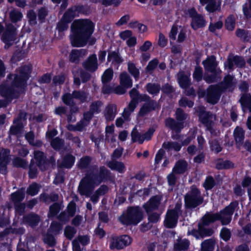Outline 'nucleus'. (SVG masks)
Returning <instances> with one entry per match:
<instances>
[{"label":"nucleus","mask_w":251,"mask_h":251,"mask_svg":"<svg viewBox=\"0 0 251 251\" xmlns=\"http://www.w3.org/2000/svg\"><path fill=\"white\" fill-rule=\"evenodd\" d=\"M95 24L89 19H80L75 20L72 24L70 40L72 47H84L88 44L93 46L96 42V39L92 36Z\"/></svg>","instance_id":"f257e3e1"},{"label":"nucleus","mask_w":251,"mask_h":251,"mask_svg":"<svg viewBox=\"0 0 251 251\" xmlns=\"http://www.w3.org/2000/svg\"><path fill=\"white\" fill-rule=\"evenodd\" d=\"M91 169L92 170L88 171L80 182L78 191L81 195H90L95 186L111 178L110 171L104 166H100L99 171L97 165L91 166Z\"/></svg>","instance_id":"f03ea898"},{"label":"nucleus","mask_w":251,"mask_h":251,"mask_svg":"<svg viewBox=\"0 0 251 251\" xmlns=\"http://www.w3.org/2000/svg\"><path fill=\"white\" fill-rule=\"evenodd\" d=\"M144 218V212L139 205H131L127 207L119 217V222L124 226H135Z\"/></svg>","instance_id":"7ed1b4c3"},{"label":"nucleus","mask_w":251,"mask_h":251,"mask_svg":"<svg viewBox=\"0 0 251 251\" xmlns=\"http://www.w3.org/2000/svg\"><path fill=\"white\" fill-rule=\"evenodd\" d=\"M204 70L211 73L210 75H204L203 79L208 84L217 82L221 78V74L222 71L218 67V62L214 55L208 56L206 59L202 62Z\"/></svg>","instance_id":"20e7f679"},{"label":"nucleus","mask_w":251,"mask_h":251,"mask_svg":"<svg viewBox=\"0 0 251 251\" xmlns=\"http://www.w3.org/2000/svg\"><path fill=\"white\" fill-rule=\"evenodd\" d=\"M187 117V114L182 108H177L175 112L176 120L172 117H168L165 120V126L176 133H179L184 127V121Z\"/></svg>","instance_id":"39448f33"},{"label":"nucleus","mask_w":251,"mask_h":251,"mask_svg":"<svg viewBox=\"0 0 251 251\" xmlns=\"http://www.w3.org/2000/svg\"><path fill=\"white\" fill-rule=\"evenodd\" d=\"M203 202V198L201 192L196 186L191 187L190 191L184 196L185 206L187 209H194L201 205Z\"/></svg>","instance_id":"423d86ee"},{"label":"nucleus","mask_w":251,"mask_h":251,"mask_svg":"<svg viewBox=\"0 0 251 251\" xmlns=\"http://www.w3.org/2000/svg\"><path fill=\"white\" fill-rule=\"evenodd\" d=\"M40 200L44 203L55 202L49 208V217H54L57 216L61 209V205L56 201L59 199L58 195L55 192H51L50 194L42 193L40 195Z\"/></svg>","instance_id":"0eeeda50"},{"label":"nucleus","mask_w":251,"mask_h":251,"mask_svg":"<svg viewBox=\"0 0 251 251\" xmlns=\"http://www.w3.org/2000/svg\"><path fill=\"white\" fill-rule=\"evenodd\" d=\"M196 112L198 113L199 122L205 126L207 130L213 134L214 129L213 127L212 113L210 111H206L205 107L203 105L199 106L196 110Z\"/></svg>","instance_id":"6e6552de"},{"label":"nucleus","mask_w":251,"mask_h":251,"mask_svg":"<svg viewBox=\"0 0 251 251\" xmlns=\"http://www.w3.org/2000/svg\"><path fill=\"white\" fill-rule=\"evenodd\" d=\"M222 92H223V91H222L218 85H211L207 88L206 92L202 91L200 94V97H204L205 96L207 102L214 105L219 101Z\"/></svg>","instance_id":"1a4fd4ad"},{"label":"nucleus","mask_w":251,"mask_h":251,"mask_svg":"<svg viewBox=\"0 0 251 251\" xmlns=\"http://www.w3.org/2000/svg\"><path fill=\"white\" fill-rule=\"evenodd\" d=\"M184 14L191 18L192 21L190 24L191 28L196 30L199 28L204 27L206 24L205 20L203 16L199 14L194 7L188 8L184 11Z\"/></svg>","instance_id":"9d476101"},{"label":"nucleus","mask_w":251,"mask_h":251,"mask_svg":"<svg viewBox=\"0 0 251 251\" xmlns=\"http://www.w3.org/2000/svg\"><path fill=\"white\" fill-rule=\"evenodd\" d=\"M0 95L10 103L14 99H18L21 94L18 90L12 86L11 84L1 83L0 85Z\"/></svg>","instance_id":"9b49d317"},{"label":"nucleus","mask_w":251,"mask_h":251,"mask_svg":"<svg viewBox=\"0 0 251 251\" xmlns=\"http://www.w3.org/2000/svg\"><path fill=\"white\" fill-rule=\"evenodd\" d=\"M7 78L12 79L10 84L12 86L18 90L20 94L25 93L27 86V80L18 74H9L7 75Z\"/></svg>","instance_id":"f8f14e48"},{"label":"nucleus","mask_w":251,"mask_h":251,"mask_svg":"<svg viewBox=\"0 0 251 251\" xmlns=\"http://www.w3.org/2000/svg\"><path fill=\"white\" fill-rule=\"evenodd\" d=\"M132 242L131 238L127 235H122L112 238L110 244L111 250H122L129 245Z\"/></svg>","instance_id":"ddd939ff"},{"label":"nucleus","mask_w":251,"mask_h":251,"mask_svg":"<svg viewBox=\"0 0 251 251\" xmlns=\"http://www.w3.org/2000/svg\"><path fill=\"white\" fill-rule=\"evenodd\" d=\"M16 35V28L14 25L11 23L6 24L5 29L3 30L1 36V40L5 44V48H6V46H7L8 47L11 46L12 43L10 42L15 40Z\"/></svg>","instance_id":"4468645a"},{"label":"nucleus","mask_w":251,"mask_h":251,"mask_svg":"<svg viewBox=\"0 0 251 251\" xmlns=\"http://www.w3.org/2000/svg\"><path fill=\"white\" fill-rule=\"evenodd\" d=\"M10 150L7 148H0V174L8 173L7 165L10 161Z\"/></svg>","instance_id":"2eb2a0df"},{"label":"nucleus","mask_w":251,"mask_h":251,"mask_svg":"<svg viewBox=\"0 0 251 251\" xmlns=\"http://www.w3.org/2000/svg\"><path fill=\"white\" fill-rule=\"evenodd\" d=\"M234 65L237 68H244L246 62L244 58L238 55H228L226 61L224 63L225 67H227L229 70H232Z\"/></svg>","instance_id":"dca6fc26"},{"label":"nucleus","mask_w":251,"mask_h":251,"mask_svg":"<svg viewBox=\"0 0 251 251\" xmlns=\"http://www.w3.org/2000/svg\"><path fill=\"white\" fill-rule=\"evenodd\" d=\"M82 66L85 71L91 73H95L99 67L97 55L95 53L90 54L82 62Z\"/></svg>","instance_id":"f3484780"},{"label":"nucleus","mask_w":251,"mask_h":251,"mask_svg":"<svg viewBox=\"0 0 251 251\" xmlns=\"http://www.w3.org/2000/svg\"><path fill=\"white\" fill-rule=\"evenodd\" d=\"M71 12L70 13L74 17V19L76 17H78L80 14L87 16L91 13V9L89 6L87 5L76 4L69 7L66 11Z\"/></svg>","instance_id":"a211bd4d"},{"label":"nucleus","mask_w":251,"mask_h":251,"mask_svg":"<svg viewBox=\"0 0 251 251\" xmlns=\"http://www.w3.org/2000/svg\"><path fill=\"white\" fill-rule=\"evenodd\" d=\"M161 201V197L155 195L151 197L148 201L145 203L143 207L148 214L154 210H157Z\"/></svg>","instance_id":"6ab92c4d"},{"label":"nucleus","mask_w":251,"mask_h":251,"mask_svg":"<svg viewBox=\"0 0 251 251\" xmlns=\"http://www.w3.org/2000/svg\"><path fill=\"white\" fill-rule=\"evenodd\" d=\"M71 12L65 11L60 21L57 23L56 29L59 33L67 30L69 27V24L74 20V17Z\"/></svg>","instance_id":"aec40b11"},{"label":"nucleus","mask_w":251,"mask_h":251,"mask_svg":"<svg viewBox=\"0 0 251 251\" xmlns=\"http://www.w3.org/2000/svg\"><path fill=\"white\" fill-rule=\"evenodd\" d=\"M34 158L36 163L40 171L43 172L46 171L45 165H46L47 156L42 151H34L33 152Z\"/></svg>","instance_id":"412c9836"},{"label":"nucleus","mask_w":251,"mask_h":251,"mask_svg":"<svg viewBox=\"0 0 251 251\" xmlns=\"http://www.w3.org/2000/svg\"><path fill=\"white\" fill-rule=\"evenodd\" d=\"M177 82L179 86L182 89L188 88L191 84L190 75H187L184 71H180L177 75Z\"/></svg>","instance_id":"4be33fe9"},{"label":"nucleus","mask_w":251,"mask_h":251,"mask_svg":"<svg viewBox=\"0 0 251 251\" xmlns=\"http://www.w3.org/2000/svg\"><path fill=\"white\" fill-rule=\"evenodd\" d=\"M221 219V216L219 212L213 213L211 212H206V213L201 218L200 223L204 225L209 226L217 221Z\"/></svg>","instance_id":"5701e85b"},{"label":"nucleus","mask_w":251,"mask_h":251,"mask_svg":"<svg viewBox=\"0 0 251 251\" xmlns=\"http://www.w3.org/2000/svg\"><path fill=\"white\" fill-rule=\"evenodd\" d=\"M157 105L155 100H151L149 102L145 103L140 108L138 115L144 117L150 112L155 110Z\"/></svg>","instance_id":"b1692460"},{"label":"nucleus","mask_w":251,"mask_h":251,"mask_svg":"<svg viewBox=\"0 0 251 251\" xmlns=\"http://www.w3.org/2000/svg\"><path fill=\"white\" fill-rule=\"evenodd\" d=\"M107 166L111 170L115 171L120 174H123L126 171L125 164L123 162L118 161L116 160L109 161L107 162Z\"/></svg>","instance_id":"393cba45"},{"label":"nucleus","mask_w":251,"mask_h":251,"mask_svg":"<svg viewBox=\"0 0 251 251\" xmlns=\"http://www.w3.org/2000/svg\"><path fill=\"white\" fill-rule=\"evenodd\" d=\"M75 157L70 153L66 154L62 158L60 167L65 169H71L74 166Z\"/></svg>","instance_id":"a878e982"},{"label":"nucleus","mask_w":251,"mask_h":251,"mask_svg":"<svg viewBox=\"0 0 251 251\" xmlns=\"http://www.w3.org/2000/svg\"><path fill=\"white\" fill-rule=\"evenodd\" d=\"M24 223L28 224L32 227L37 226L40 221V218L37 214L29 213L23 217Z\"/></svg>","instance_id":"bb28decb"},{"label":"nucleus","mask_w":251,"mask_h":251,"mask_svg":"<svg viewBox=\"0 0 251 251\" xmlns=\"http://www.w3.org/2000/svg\"><path fill=\"white\" fill-rule=\"evenodd\" d=\"M85 51L83 49H73L69 54V61L72 63L78 64L80 58L84 54Z\"/></svg>","instance_id":"cd10ccee"},{"label":"nucleus","mask_w":251,"mask_h":251,"mask_svg":"<svg viewBox=\"0 0 251 251\" xmlns=\"http://www.w3.org/2000/svg\"><path fill=\"white\" fill-rule=\"evenodd\" d=\"M117 113V105L115 104H109L105 108V118L108 121H113Z\"/></svg>","instance_id":"c85d7f7f"},{"label":"nucleus","mask_w":251,"mask_h":251,"mask_svg":"<svg viewBox=\"0 0 251 251\" xmlns=\"http://www.w3.org/2000/svg\"><path fill=\"white\" fill-rule=\"evenodd\" d=\"M235 35L243 42H249L251 41V32L250 30L238 28L236 30Z\"/></svg>","instance_id":"c756f323"},{"label":"nucleus","mask_w":251,"mask_h":251,"mask_svg":"<svg viewBox=\"0 0 251 251\" xmlns=\"http://www.w3.org/2000/svg\"><path fill=\"white\" fill-rule=\"evenodd\" d=\"M120 84L126 89L130 88L132 86V79L126 72L122 73L120 75Z\"/></svg>","instance_id":"7c9ffc66"},{"label":"nucleus","mask_w":251,"mask_h":251,"mask_svg":"<svg viewBox=\"0 0 251 251\" xmlns=\"http://www.w3.org/2000/svg\"><path fill=\"white\" fill-rule=\"evenodd\" d=\"M32 71V65L31 64H25L19 68L18 75L28 80L31 76Z\"/></svg>","instance_id":"2f4dec72"},{"label":"nucleus","mask_w":251,"mask_h":251,"mask_svg":"<svg viewBox=\"0 0 251 251\" xmlns=\"http://www.w3.org/2000/svg\"><path fill=\"white\" fill-rule=\"evenodd\" d=\"M92 160L91 156L89 155L84 156L80 158L76 164L77 168L80 170H84L91 168L90 164Z\"/></svg>","instance_id":"473e14b6"},{"label":"nucleus","mask_w":251,"mask_h":251,"mask_svg":"<svg viewBox=\"0 0 251 251\" xmlns=\"http://www.w3.org/2000/svg\"><path fill=\"white\" fill-rule=\"evenodd\" d=\"M239 202L235 200L231 202L229 204L226 206L223 209L221 210L219 213L226 215L228 216H232L235 209L238 207Z\"/></svg>","instance_id":"72a5a7b5"},{"label":"nucleus","mask_w":251,"mask_h":251,"mask_svg":"<svg viewBox=\"0 0 251 251\" xmlns=\"http://www.w3.org/2000/svg\"><path fill=\"white\" fill-rule=\"evenodd\" d=\"M239 102L242 108L248 109L251 113V94L243 93L241 95Z\"/></svg>","instance_id":"f704fd0d"},{"label":"nucleus","mask_w":251,"mask_h":251,"mask_svg":"<svg viewBox=\"0 0 251 251\" xmlns=\"http://www.w3.org/2000/svg\"><path fill=\"white\" fill-rule=\"evenodd\" d=\"M25 197L24 189L22 188L12 193L10 195V200L14 204L21 202Z\"/></svg>","instance_id":"c9c22d12"},{"label":"nucleus","mask_w":251,"mask_h":251,"mask_svg":"<svg viewBox=\"0 0 251 251\" xmlns=\"http://www.w3.org/2000/svg\"><path fill=\"white\" fill-rule=\"evenodd\" d=\"M187 166L188 164L185 160H178L174 167L173 172L176 174H182L186 172Z\"/></svg>","instance_id":"e433bc0d"},{"label":"nucleus","mask_w":251,"mask_h":251,"mask_svg":"<svg viewBox=\"0 0 251 251\" xmlns=\"http://www.w3.org/2000/svg\"><path fill=\"white\" fill-rule=\"evenodd\" d=\"M234 167L232 162L228 160H224L222 158H219L216 163V168L219 170L232 169Z\"/></svg>","instance_id":"4c0bfd02"},{"label":"nucleus","mask_w":251,"mask_h":251,"mask_svg":"<svg viewBox=\"0 0 251 251\" xmlns=\"http://www.w3.org/2000/svg\"><path fill=\"white\" fill-rule=\"evenodd\" d=\"M233 76L229 74H227L224 77L223 81L218 85L222 91H225L227 89L233 86Z\"/></svg>","instance_id":"58836bf2"},{"label":"nucleus","mask_w":251,"mask_h":251,"mask_svg":"<svg viewBox=\"0 0 251 251\" xmlns=\"http://www.w3.org/2000/svg\"><path fill=\"white\" fill-rule=\"evenodd\" d=\"M215 241L212 238L204 240L201 244V251H214Z\"/></svg>","instance_id":"ea45409f"},{"label":"nucleus","mask_w":251,"mask_h":251,"mask_svg":"<svg viewBox=\"0 0 251 251\" xmlns=\"http://www.w3.org/2000/svg\"><path fill=\"white\" fill-rule=\"evenodd\" d=\"M107 60L108 62L112 61L113 63L119 64L122 63L123 61V59L118 50L109 51Z\"/></svg>","instance_id":"a19ab883"},{"label":"nucleus","mask_w":251,"mask_h":251,"mask_svg":"<svg viewBox=\"0 0 251 251\" xmlns=\"http://www.w3.org/2000/svg\"><path fill=\"white\" fill-rule=\"evenodd\" d=\"M145 88L150 94L156 96L160 92L161 86L159 83L149 82L146 85Z\"/></svg>","instance_id":"79ce46f5"},{"label":"nucleus","mask_w":251,"mask_h":251,"mask_svg":"<svg viewBox=\"0 0 251 251\" xmlns=\"http://www.w3.org/2000/svg\"><path fill=\"white\" fill-rule=\"evenodd\" d=\"M233 136L237 144L242 145L243 144L245 139V132L242 128L237 126L234 131Z\"/></svg>","instance_id":"37998d69"},{"label":"nucleus","mask_w":251,"mask_h":251,"mask_svg":"<svg viewBox=\"0 0 251 251\" xmlns=\"http://www.w3.org/2000/svg\"><path fill=\"white\" fill-rule=\"evenodd\" d=\"M236 26V18L233 14L229 15L225 20V28L229 31L234 30Z\"/></svg>","instance_id":"c03bdc74"},{"label":"nucleus","mask_w":251,"mask_h":251,"mask_svg":"<svg viewBox=\"0 0 251 251\" xmlns=\"http://www.w3.org/2000/svg\"><path fill=\"white\" fill-rule=\"evenodd\" d=\"M74 99L78 100L83 103L87 101L88 93L84 91L74 90L72 92Z\"/></svg>","instance_id":"a18cd8bd"},{"label":"nucleus","mask_w":251,"mask_h":251,"mask_svg":"<svg viewBox=\"0 0 251 251\" xmlns=\"http://www.w3.org/2000/svg\"><path fill=\"white\" fill-rule=\"evenodd\" d=\"M190 241L186 239L180 240L174 245V249L176 251H185L189 249Z\"/></svg>","instance_id":"49530a36"},{"label":"nucleus","mask_w":251,"mask_h":251,"mask_svg":"<svg viewBox=\"0 0 251 251\" xmlns=\"http://www.w3.org/2000/svg\"><path fill=\"white\" fill-rule=\"evenodd\" d=\"M206 10L209 13H214L221 10V3H217L216 0H210L205 6Z\"/></svg>","instance_id":"de8ad7c7"},{"label":"nucleus","mask_w":251,"mask_h":251,"mask_svg":"<svg viewBox=\"0 0 251 251\" xmlns=\"http://www.w3.org/2000/svg\"><path fill=\"white\" fill-rule=\"evenodd\" d=\"M25 55V50H17L13 53L10 59V61L13 64H16L24 58Z\"/></svg>","instance_id":"09e8293b"},{"label":"nucleus","mask_w":251,"mask_h":251,"mask_svg":"<svg viewBox=\"0 0 251 251\" xmlns=\"http://www.w3.org/2000/svg\"><path fill=\"white\" fill-rule=\"evenodd\" d=\"M206 225H203L201 223H199L198 227L200 231V236L202 238L205 237L211 236L214 233L213 230L211 228H205Z\"/></svg>","instance_id":"8fccbe9b"},{"label":"nucleus","mask_w":251,"mask_h":251,"mask_svg":"<svg viewBox=\"0 0 251 251\" xmlns=\"http://www.w3.org/2000/svg\"><path fill=\"white\" fill-rule=\"evenodd\" d=\"M127 70L129 73L136 80L139 78L140 71L134 63H127Z\"/></svg>","instance_id":"3c124183"},{"label":"nucleus","mask_w":251,"mask_h":251,"mask_svg":"<svg viewBox=\"0 0 251 251\" xmlns=\"http://www.w3.org/2000/svg\"><path fill=\"white\" fill-rule=\"evenodd\" d=\"M202 185L205 190H210L216 185V182L212 176H208L206 177Z\"/></svg>","instance_id":"603ef678"},{"label":"nucleus","mask_w":251,"mask_h":251,"mask_svg":"<svg viewBox=\"0 0 251 251\" xmlns=\"http://www.w3.org/2000/svg\"><path fill=\"white\" fill-rule=\"evenodd\" d=\"M37 166L35 164L34 161L31 159L30 164L28 166V177L30 179H34L37 177L38 171L37 169Z\"/></svg>","instance_id":"864d4df0"},{"label":"nucleus","mask_w":251,"mask_h":251,"mask_svg":"<svg viewBox=\"0 0 251 251\" xmlns=\"http://www.w3.org/2000/svg\"><path fill=\"white\" fill-rule=\"evenodd\" d=\"M209 143L211 150L214 151V153L217 154L222 151L223 148L218 139H215L209 141Z\"/></svg>","instance_id":"5fc2aeb1"},{"label":"nucleus","mask_w":251,"mask_h":251,"mask_svg":"<svg viewBox=\"0 0 251 251\" xmlns=\"http://www.w3.org/2000/svg\"><path fill=\"white\" fill-rule=\"evenodd\" d=\"M13 165L16 168L26 169L28 166L27 161L20 157H16L13 160Z\"/></svg>","instance_id":"6e6d98bb"},{"label":"nucleus","mask_w":251,"mask_h":251,"mask_svg":"<svg viewBox=\"0 0 251 251\" xmlns=\"http://www.w3.org/2000/svg\"><path fill=\"white\" fill-rule=\"evenodd\" d=\"M102 105L101 101L98 100L92 102L90 105L89 110L94 114H99L101 111V107Z\"/></svg>","instance_id":"4d7b16f0"},{"label":"nucleus","mask_w":251,"mask_h":251,"mask_svg":"<svg viewBox=\"0 0 251 251\" xmlns=\"http://www.w3.org/2000/svg\"><path fill=\"white\" fill-rule=\"evenodd\" d=\"M203 70L200 66H196L193 73V77L194 80L199 82L203 79Z\"/></svg>","instance_id":"13d9d810"},{"label":"nucleus","mask_w":251,"mask_h":251,"mask_svg":"<svg viewBox=\"0 0 251 251\" xmlns=\"http://www.w3.org/2000/svg\"><path fill=\"white\" fill-rule=\"evenodd\" d=\"M64 144V141L58 137L52 139L50 142L51 147L56 151L60 150Z\"/></svg>","instance_id":"bf43d9fd"},{"label":"nucleus","mask_w":251,"mask_h":251,"mask_svg":"<svg viewBox=\"0 0 251 251\" xmlns=\"http://www.w3.org/2000/svg\"><path fill=\"white\" fill-rule=\"evenodd\" d=\"M77 232L76 229L74 227L67 226L64 229V235L69 240H72Z\"/></svg>","instance_id":"052dcab7"},{"label":"nucleus","mask_w":251,"mask_h":251,"mask_svg":"<svg viewBox=\"0 0 251 251\" xmlns=\"http://www.w3.org/2000/svg\"><path fill=\"white\" fill-rule=\"evenodd\" d=\"M113 76V71L112 69H106L101 76L102 83H109Z\"/></svg>","instance_id":"680f3d73"},{"label":"nucleus","mask_w":251,"mask_h":251,"mask_svg":"<svg viewBox=\"0 0 251 251\" xmlns=\"http://www.w3.org/2000/svg\"><path fill=\"white\" fill-rule=\"evenodd\" d=\"M40 188V185L37 183L34 182L27 188L26 193L31 196H34L38 193Z\"/></svg>","instance_id":"e2e57ef3"},{"label":"nucleus","mask_w":251,"mask_h":251,"mask_svg":"<svg viewBox=\"0 0 251 251\" xmlns=\"http://www.w3.org/2000/svg\"><path fill=\"white\" fill-rule=\"evenodd\" d=\"M9 18L12 23H16L22 20L23 14L20 11L13 10L10 12Z\"/></svg>","instance_id":"0e129e2a"},{"label":"nucleus","mask_w":251,"mask_h":251,"mask_svg":"<svg viewBox=\"0 0 251 251\" xmlns=\"http://www.w3.org/2000/svg\"><path fill=\"white\" fill-rule=\"evenodd\" d=\"M158 63L159 61L157 58H154L151 60L146 67V71L150 74H152L153 71L157 67Z\"/></svg>","instance_id":"69168bd1"},{"label":"nucleus","mask_w":251,"mask_h":251,"mask_svg":"<svg viewBox=\"0 0 251 251\" xmlns=\"http://www.w3.org/2000/svg\"><path fill=\"white\" fill-rule=\"evenodd\" d=\"M62 224L56 221H53L51 223L50 229L51 231L55 234H57L62 229Z\"/></svg>","instance_id":"338daca9"},{"label":"nucleus","mask_w":251,"mask_h":251,"mask_svg":"<svg viewBox=\"0 0 251 251\" xmlns=\"http://www.w3.org/2000/svg\"><path fill=\"white\" fill-rule=\"evenodd\" d=\"M249 6L247 3L243 5V12L245 18L247 20L251 19V0H248Z\"/></svg>","instance_id":"774afa93"}]
</instances>
